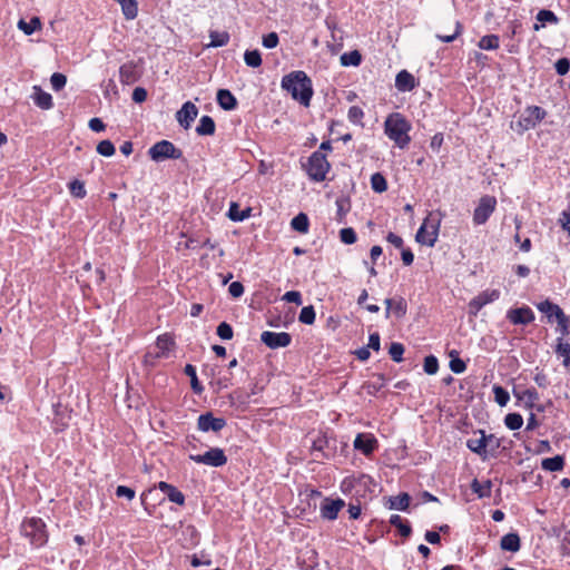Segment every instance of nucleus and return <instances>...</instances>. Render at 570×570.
<instances>
[{"label":"nucleus","instance_id":"1","mask_svg":"<svg viewBox=\"0 0 570 570\" xmlns=\"http://www.w3.org/2000/svg\"><path fill=\"white\" fill-rule=\"evenodd\" d=\"M282 87L303 106H309L313 95L312 81L304 71H293L286 75L282 80Z\"/></svg>","mask_w":570,"mask_h":570},{"label":"nucleus","instance_id":"2","mask_svg":"<svg viewBox=\"0 0 570 570\" xmlns=\"http://www.w3.org/2000/svg\"><path fill=\"white\" fill-rule=\"evenodd\" d=\"M384 129L387 137L400 148H405L409 145L411 125L401 114L390 115L384 122Z\"/></svg>","mask_w":570,"mask_h":570},{"label":"nucleus","instance_id":"3","mask_svg":"<svg viewBox=\"0 0 570 570\" xmlns=\"http://www.w3.org/2000/svg\"><path fill=\"white\" fill-rule=\"evenodd\" d=\"M21 531L30 539L31 544L41 547L47 542L48 535L41 519L31 518L22 523Z\"/></svg>","mask_w":570,"mask_h":570},{"label":"nucleus","instance_id":"4","mask_svg":"<svg viewBox=\"0 0 570 570\" xmlns=\"http://www.w3.org/2000/svg\"><path fill=\"white\" fill-rule=\"evenodd\" d=\"M330 169V164L322 151L317 150L312 154L306 165V171L311 179L323 181Z\"/></svg>","mask_w":570,"mask_h":570},{"label":"nucleus","instance_id":"5","mask_svg":"<svg viewBox=\"0 0 570 570\" xmlns=\"http://www.w3.org/2000/svg\"><path fill=\"white\" fill-rule=\"evenodd\" d=\"M148 154L155 161L179 159L183 155L181 150L176 148L174 144L168 140L158 141L149 149Z\"/></svg>","mask_w":570,"mask_h":570},{"label":"nucleus","instance_id":"6","mask_svg":"<svg viewBox=\"0 0 570 570\" xmlns=\"http://www.w3.org/2000/svg\"><path fill=\"white\" fill-rule=\"evenodd\" d=\"M189 459L196 463L209 466H223L227 462L224 451L219 448H212L204 454H190Z\"/></svg>","mask_w":570,"mask_h":570},{"label":"nucleus","instance_id":"7","mask_svg":"<svg viewBox=\"0 0 570 570\" xmlns=\"http://www.w3.org/2000/svg\"><path fill=\"white\" fill-rule=\"evenodd\" d=\"M497 200L492 196H483L473 213V222L475 225L484 224L494 212Z\"/></svg>","mask_w":570,"mask_h":570},{"label":"nucleus","instance_id":"8","mask_svg":"<svg viewBox=\"0 0 570 570\" xmlns=\"http://www.w3.org/2000/svg\"><path fill=\"white\" fill-rule=\"evenodd\" d=\"M174 345L175 342L170 335H160L156 342L157 352H147V354L145 355V362L153 365L156 358L168 356V353Z\"/></svg>","mask_w":570,"mask_h":570},{"label":"nucleus","instance_id":"9","mask_svg":"<svg viewBox=\"0 0 570 570\" xmlns=\"http://www.w3.org/2000/svg\"><path fill=\"white\" fill-rule=\"evenodd\" d=\"M261 341L269 348L286 347L291 344L292 337L286 332L275 333L265 331L261 335Z\"/></svg>","mask_w":570,"mask_h":570},{"label":"nucleus","instance_id":"10","mask_svg":"<svg viewBox=\"0 0 570 570\" xmlns=\"http://www.w3.org/2000/svg\"><path fill=\"white\" fill-rule=\"evenodd\" d=\"M499 291L491 289V291H484L479 296L474 297L469 303V314L472 316H476V314L480 312V309L485 306L487 304H490L499 298Z\"/></svg>","mask_w":570,"mask_h":570},{"label":"nucleus","instance_id":"11","mask_svg":"<svg viewBox=\"0 0 570 570\" xmlns=\"http://www.w3.org/2000/svg\"><path fill=\"white\" fill-rule=\"evenodd\" d=\"M438 224H430L426 218L416 233V240L421 244L433 246L438 239Z\"/></svg>","mask_w":570,"mask_h":570},{"label":"nucleus","instance_id":"12","mask_svg":"<svg viewBox=\"0 0 570 570\" xmlns=\"http://www.w3.org/2000/svg\"><path fill=\"white\" fill-rule=\"evenodd\" d=\"M226 425V421L223 417H215L212 412H206L199 415L197 420V426L203 432H218Z\"/></svg>","mask_w":570,"mask_h":570},{"label":"nucleus","instance_id":"13","mask_svg":"<svg viewBox=\"0 0 570 570\" xmlns=\"http://www.w3.org/2000/svg\"><path fill=\"white\" fill-rule=\"evenodd\" d=\"M507 318L515 325H528L534 320V314L530 307L522 306L508 311Z\"/></svg>","mask_w":570,"mask_h":570},{"label":"nucleus","instance_id":"14","mask_svg":"<svg viewBox=\"0 0 570 570\" xmlns=\"http://www.w3.org/2000/svg\"><path fill=\"white\" fill-rule=\"evenodd\" d=\"M197 115H198L197 107L193 102L187 101L177 111L176 119L181 127H184L185 129H188L190 127L191 122L197 117Z\"/></svg>","mask_w":570,"mask_h":570},{"label":"nucleus","instance_id":"15","mask_svg":"<svg viewBox=\"0 0 570 570\" xmlns=\"http://www.w3.org/2000/svg\"><path fill=\"white\" fill-rule=\"evenodd\" d=\"M344 501L342 499H324L321 504V514L324 519L335 520L337 518L338 512L344 507Z\"/></svg>","mask_w":570,"mask_h":570},{"label":"nucleus","instance_id":"16","mask_svg":"<svg viewBox=\"0 0 570 570\" xmlns=\"http://www.w3.org/2000/svg\"><path fill=\"white\" fill-rule=\"evenodd\" d=\"M377 446V440L372 434L360 433L354 440V448L365 455H370Z\"/></svg>","mask_w":570,"mask_h":570},{"label":"nucleus","instance_id":"17","mask_svg":"<svg viewBox=\"0 0 570 570\" xmlns=\"http://www.w3.org/2000/svg\"><path fill=\"white\" fill-rule=\"evenodd\" d=\"M538 308L540 312H542L547 315L549 321H551L552 317H556L558 324L561 325L563 328H566L567 320H566V316H564L562 309L558 305L546 301V302H541L538 305Z\"/></svg>","mask_w":570,"mask_h":570},{"label":"nucleus","instance_id":"18","mask_svg":"<svg viewBox=\"0 0 570 570\" xmlns=\"http://www.w3.org/2000/svg\"><path fill=\"white\" fill-rule=\"evenodd\" d=\"M480 438H472L466 441V446L474 453L479 455L485 454V449L488 446V441H494L495 436L493 434L485 435L483 431H480Z\"/></svg>","mask_w":570,"mask_h":570},{"label":"nucleus","instance_id":"19","mask_svg":"<svg viewBox=\"0 0 570 570\" xmlns=\"http://www.w3.org/2000/svg\"><path fill=\"white\" fill-rule=\"evenodd\" d=\"M158 488L168 497V499L171 502L177 503L179 505H183L185 503V495L174 485L161 481L158 483Z\"/></svg>","mask_w":570,"mask_h":570},{"label":"nucleus","instance_id":"20","mask_svg":"<svg viewBox=\"0 0 570 570\" xmlns=\"http://www.w3.org/2000/svg\"><path fill=\"white\" fill-rule=\"evenodd\" d=\"M120 81L126 85H131L139 79V73L132 62L125 63L119 70Z\"/></svg>","mask_w":570,"mask_h":570},{"label":"nucleus","instance_id":"21","mask_svg":"<svg viewBox=\"0 0 570 570\" xmlns=\"http://www.w3.org/2000/svg\"><path fill=\"white\" fill-rule=\"evenodd\" d=\"M395 87L400 91H410L415 87V79L410 72L402 70L396 75Z\"/></svg>","mask_w":570,"mask_h":570},{"label":"nucleus","instance_id":"22","mask_svg":"<svg viewBox=\"0 0 570 570\" xmlns=\"http://www.w3.org/2000/svg\"><path fill=\"white\" fill-rule=\"evenodd\" d=\"M217 102L224 110H233L237 106L236 98L227 89H219L217 91Z\"/></svg>","mask_w":570,"mask_h":570},{"label":"nucleus","instance_id":"23","mask_svg":"<svg viewBox=\"0 0 570 570\" xmlns=\"http://www.w3.org/2000/svg\"><path fill=\"white\" fill-rule=\"evenodd\" d=\"M32 99L35 104L41 109H50L52 107L51 95L45 92L39 86L33 87Z\"/></svg>","mask_w":570,"mask_h":570},{"label":"nucleus","instance_id":"24","mask_svg":"<svg viewBox=\"0 0 570 570\" xmlns=\"http://www.w3.org/2000/svg\"><path fill=\"white\" fill-rule=\"evenodd\" d=\"M500 547L504 551L517 552L520 550V537L517 533H508L501 538Z\"/></svg>","mask_w":570,"mask_h":570},{"label":"nucleus","instance_id":"25","mask_svg":"<svg viewBox=\"0 0 570 570\" xmlns=\"http://www.w3.org/2000/svg\"><path fill=\"white\" fill-rule=\"evenodd\" d=\"M410 495L406 492L400 493L396 497L389 498V509L405 511L410 504Z\"/></svg>","mask_w":570,"mask_h":570},{"label":"nucleus","instance_id":"26","mask_svg":"<svg viewBox=\"0 0 570 570\" xmlns=\"http://www.w3.org/2000/svg\"><path fill=\"white\" fill-rule=\"evenodd\" d=\"M250 207H246L245 209L240 210L237 203H230L227 216L233 222H243L250 216Z\"/></svg>","mask_w":570,"mask_h":570},{"label":"nucleus","instance_id":"27","mask_svg":"<svg viewBox=\"0 0 570 570\" xmlns=\"http://www.w3.org/2000/svg\"><path fill=\"white\" fill-rule=\"evenodd\" d=\"M196 132L199 136H210L215 132V122L212 117L203 116L199 125L196 127Z\"/></svg>","mask_w":570,"mask_h":570},{"label":"nucleus","instance_id":"28","mask_svg":"<svg viewBox=\"0 0 570 570\" xmlns=\"http://www.w3.org/2000/svg\"><path fill=\"white\" fill-rule=\"evenodd\" d=\"M564 465V460L561 455H556L553 458L543 459L541 462V466L546 471L557 472L561 471Z\"/></svg>","mask_w":570,"mask_h":570},{"label":"nucleus","instance_id":"29","mask_svg":"<svg viewBox=\"0 0 570 570\" xmlns=\"http://www.w3.org/2000/svg\"><path fill=\"white\" fill-rule=\"evenodd\" d=\"M328 446V440L325 435L318 436L313 441L312 451L315 454V460L328 458V454L325 453V449Z\"/></svg>","mask_w":570,"mask_h":570},{"label":"nucleus","instance_id":"30","mask_svg":"<svg viewBox=\"0 0 570 570\" xmlns=\"http://www.w3.org/2000/svg\"><path fill=\"white\" fill-rule=\"evenodd\" d=\"M308 217L304 213H299L291 222L292 228L302 234L308 232Z\"/></svg>","mask_w":570,"mask_h":570},{"label":"nucleus","instance_id":"31","mask_svg":"<svg viewBox=\"0 0 570 570\" xmlns=\"http://www.w3.org/2000/svg\"><path fill=\"white\" fill-rule=\"evenodd\" d=\"M18 28L23 31L26 35L30 36L36 30L41 28V21L38 17H33L29 22L20 19L18 22Z\"/></svg>","mask_w":570,"mask_h":570},{"label":"nucleus","instance_id":"32","mask_svg":"<svg viewBox=\"0 0 570 570\" xmlns=\"http://www.w3.org/2000/svg\"><path fill=\"white\" fill-rule=\"evenodd\" d=\"M478 46L483 50H494L499 48V37L495 35L484 36L480 39Z\"/></svg>","mask_w":570,"mask_h":570},{"label":"nucleus","instance_id":"33","mask_svg":"<svg viewBox=\"0 0 570 570\" xmlns=\"http://www.w3.org/2000/svg\"><path fill=\"white\" fill-rule=\"evenodd\" d=\"M491 481L480 483L478 480H474L471 488L480 498H485L491 495Z\"/></svg>","mask_w":570,"mask_h":570},{"label":"nucleus","instance_id":"34","mask_svg":"<svg viewBox=\"0 0 570 570\" xmlns=\"http://www.w3.org/2000/svg\"><path fill=\"white\" fill-rule=\"evenodd\" d=\"M390 523L399 529L402 537H409L411 534V527L405 523L399 514L391 515Z\"/></svg>","mask_w":570,"mask_h":570},{"label":"nucleus","instance_id":"35","mask_svg":"<svg viewBox=\"0 0 570 570\" xmlns=\"http://www.w3.org/2000/svg\"><path fill=\"white\" fill-rule=\"evenodd\" d=\"M515 395L529 407H532L534 402L539 399L538 392L534 389L524 390L521 393H515Z\"/></svg>","mask_w":570,"mask_h":570},{"label":"nucleus","instance_id":"36","mask_svg":"<svg viewBox=\"0 0 570 570\" xmlns=\"http://www.w3.org/2000/svg\"><path fill=\"white\" fill-rule=\"evenodd\" d=\"M361 53L357 50H353L341 56V63L343 66H358L361 63Z\"/></svg>","mask_w":570,"mask_h":570},{"label":"nucleus","instance_id":"37","mask_svg":"<svg viewBox=\"0 0 570 570\" xmlns=\"http://www.w3.org/2000/svg\"><path fill=\"white\" fill-rule=\"evenodd\" d=\"M372 189L376 193H383L387 189V183L384 176L380 173H375L371 177Z\"/></svg>","mask_w":570,"mask_h":570},{"label":"nucleus","instance_id":"38","mask_svg":"<svg viewBox=\"0 0 570 570\" xmlns=\"http://www.w3.org/2000/svg\"><path fill=\"white\" fill-rule=\"evenodd\" d=\"M244 60L248 67L257 68L262 65L261 52L258 50H247Z\"/></svg>","mask_w":570,"mask_h":570},{"label":"nucleus","instance_id":"39","mask_svg":"<svg viewBox=\"0 0 570 570\" xmlns=\"http://www.w3.org/2000/svg\"><path fill=\"white\" fill-rule=\"evenodd\" d=\"M494 400L500 406H505L510 400L509 392L500 385L493 386Z\"/></svg>","mask_w":570,"mask_h":570},{"label":"nucleus","instance_id":"40","mask_svg":"<svg viewBox=\"0 0 570 570\" xmlns=\"http://www.w3.org/2000/svg\"><path fill=\"white\" fill-rule=\"evenodd\" d=\"M212 47H223L227 45L229 40V36L227 32H218V31H212L209 35Z\"/></svg>","mask_w":570,"mask_h":570},{"label":"nucleus","instance_id":"41","mask_svg":"<svg viewBox=\"0 0 570 570\" xmlns=\"http://www.w3.org/2000/svg\"><path fill=\"white\" fill-rule=\"evenodd\" d=\"M184 372H185V374L187 376L190 377V383H191L193 391L196 392V393H200L203 391V386L200 385V383L197 380L196 368L193 365L187 364L185 366Z\"/></svg>","mask_w":570,"mask_h":570},{"label":"nucleus","instance_id":"42","mask_svg":"<svg viewBox=\"0 0 570 570\" xmlns=\"http://www.w3.org/2000/svg\"><path fill=\"white\" fill-rule=\"evenodd\" d=\"M454 354H456L455 351H452L450 353L451 360H450L449 366H450L451 371L455 374L463 373L466 368L465 362L463 360H461L460 357L454 356Z\"/></svg>","mask_w":570,"mask_h":570},{"label":"nucleus","instance_id":"43","mask_svg":"<svg viewBox=\"0 0 570 570\" xmlns=\"http://www.w3.org/2000/svg\"><path fill=\"white\" fill-rule=\"evenodd\" d=\"M298 320L303 324L312 325L315 322V311L312 305L302 308Z\"/></svg>","mask_w":570,"mask_h":570},{"label":"nucleus","instance_id":"44","mask_svg":"<svg viewBox=\"0 0 570 570\" xmlns=\"http://www.w3.org/2000/svg\"><path fill=\"white\" fill-rule=\"evenodd\" d=\"M376 380L366 383L365 389L367 390L368 394H375L377 393L384 385H385V376L383 374H376Z\"/></svg>","mask_w":570,"mask_h":570},{"label":"nucleus","instance_id":"45","mask_svg":"<svg viewBox=\"0 0 570 570\" xmlns=\"http://www.w3.org/2000/svg\"><path fill=\"white\" fill-rule=\"evenodd\" d=\"M504 423H505L507 428H509L510 430H518L522 426L523 419L518 413H509L504 417Z\"/></svg>","mask_w":570,"mask_h":570},{"label":"nucleus","instance_id":"46","mask_svg":"<svg viewBox=\"0 0 570 570\" xmlns=\"http://www.w3.org/2000/svg\"><path fill=\"white\" fill-rule=\"evenodd\" d=\"M557 354L563 358V365L570 367V343H559Z\"/></svg>","mask_w":570,"mask_h":570},{"label":"nucleus","instance_id":"47","mask_svg":"<svg viewBox=\"0 0 570 570\" xmlns=\"http://www.w3.org/2000/svg\"><path fill=\"white\" fill-rule=\"evenodd\" d=\"M97 153L105 157H110L115 154V146L110 140H101L97 145Z\"/></svg>","mask_w":570,"mask_h":570},{"label":"nucleus","instance_id":"48","mask_svg":"<svg viewBox=\"0 0 570 570\" xmlns=\"http://www.w3.org/2000/svg\"><path fill=\"white\" fill-rule=\"evenodd\" d=\"M69 190L71 195L77 198H83L86 196L85 185L78 179H75L69 184Z\"/></svg>","mask_w":570,"mask_h":570},{"label":"nucleus","instance_id":"49","mask_svg":"<svg viewBox=\"0 0 570 570\" xmlns=\"http://www.w3.org/2000/svg\"><path fill=\"white\" fill-rule=\"evenodd\" d=\"M336 206H337V222L343 223L346 213L350 210L348 200L343 197L337 198Z\"/></svg>","mask_w":570,"mask_h":570},{"label":"nucleus","instance_id":"50","mask_svg":"<svg viewBox=\"0 0 570 570\" xmlns=\"http://www.w3.org/2000/svg\"><path fill=\"white\" fill-rule=\"evenodd\" d=\"M404 353V346L401 343H392L389 348V354L394 362H401Z\"/></svg>","mask_w":570,"mask_h":570},{"label":"nucleus","instance_id":"51","mask_svg":"<svg viewBox=\"0 0 570 570\" xmlns=\"http://www.w3.org/2000/svg\"><path fill=\"white\" fill-rule=\"evenodd\" d=\"M439 370L438 358L433 355H429L424 358V372L429 375H433Z\"/></svg>","mask_w":570,"mask_h":570},{"label":"nucleus","instance_id":"52","mask_svg":"<svg viewBox=\"0 0 570 570\" xmlns=\"http://www.w3.org/2000/svg\"><path fill=\"white\" fill-rule=\"evenodd\" d=\"M525 114L532 118V120L535 122V125L538 122H540L544 116H546V110H543L542 108L538 107V106H533V107H529L527 110H525Z\"/></svg>","mask_w":570,"mask_h":570},{"label":"nucleus","instance_id":"53","mask_svg":"<svg viewBox=\"0 0 570 570\" xmlns=\"http://www.w3.org/2000/svg\"><path fill=\"white\" fill-rule=\"evenodd\" d=\"M50 82L53 90L59 91L66 86L67 77L60 72H55L50 78Z\"/></svg>","mask_w":570,"mask_h":570},{"label":"nucleus","instance_id":"54","mask_svg":"<svg viewBox=\"0 0 570 570\" xmlns=\"http://www.w3.org/2000/svg\"><path fill=\"white\" fill-rule=\"evenodd\" d=\"M340 238L344 244L352 245L356 242V234L353 228H343L340 232Z\"/></svg>","mask_w":570,"mask_h":570},{"label":"nucleus","instance_id":"55","mask_svg":"<svg viewBox=\"0 0 570 570\" xmlns=\"http://www.w3.org/2000/svg\"><path fill=\"white\" fill-rule=\"evenodd\" d=\"M385 303L387 305V312L391 311L393 308V305H394V309H395V313L397 314V316H403L405 314V307L406 306H405V303L402 299L395 302L394 299L386 298Z\"/></svg>","mask_w":570,"mask_h":570},{"label":"nucleus","instance_id":"56","mask_svg":"<svg viewBox=\"0 0 570 570\" xmlns=\"http://www.w3.org/2000/svg\"><path fill=\"white\" fill-rule=\"evenodd\" d=\"M537 20L539 22H551V23H557L558 22V18L557 16L550 11V10H540L537 14Z\"/></svg>","mask_w":570,"mask_h":570},{"label":"nucleus","instance_id":"57","mask_svg":"<svg viewBox=\"0 0 570 570\" xmlns=\"http://www.w3.org/2000/svg\"><path fill=\"white\" fill-rule=\"evenodd\" d=\"M217 335L222 340H230L233 337V328L226 322H223L217 327Z\"/></svg>","mask_w":570,"mask_h":570},{"label":"nucleus","instance_id":"58","mask_svg":"<svg viewBox=\"0 0 570 570\" xmlns=\"http://www.w3.org/2000/svg\"><path fill=\"white\" fill-rule=\"evenodd\" d=\"M363 116V110L357 106H352L348 110V119L354 124H360Z\"/></svg>","mask_w":570,"mask_h":570},{"label":"nucleus","instance_id":"59","mask_svg":"<svg viewBox=\"0 0 570 570\" xmlns=\"http://www.w3.org/2000/svg\"><path fill=\"white\" fill-rule=\"evenodd\" d=\"M278 45V36L276 32H271L263 37V46L273 49Z\"/></svg>","mask_w":570,"mask_h":570},{"label":"nucleus","instance_id":"60","mask_svg":"<svg viewBox=\"0 0 570 570\" xmlns=\"http://www.w3.org/2000/svg\"><path fill=\"white\" fill-rule=\"evenodd\" d=\"M116 495L118 498H126L130 501L135 498V491L131 488L118 485L116 489Z\"/></svg>","mask_w":570,"mask_h":570},{"label":"nucleus","instance_id":"61","mask_svg":"<svg viewBox=\"0 0 570 570\" xmlns=\"http://www.w3.org/2000/svg\"><path fill=\"white\" fill-rule=\"evenodd\" d=\"M570 69V61L567 58H561L556 62V71L558 75L563 76Z\"/></svg>","mask_w":570,"mask_h":570},{"label":"nucleus","instance_id":"62","mask_svg":"<svg viewBox=\"0 0 570 570\" xmlns=\"http://www.w3.org/2000/svg\"><path fill=\"white\" fill-rule=\"evenodd\" d=\"M147 99V91L142 87H136L132 91V100L137 104H141Z\"/></svg>","mask_w":570,"mask_h":570},{"label":"nucleus","instance_id":"63","mask_svg":"<svg viewBox=\"0 0 570 570\" xmlns=\"http://www.w3.org/2000/svg\"><path fill=\"white\" fill-rule=\"evenodd\" d=\"M283 299H285L287 302L296 303L297 305L302 304L301 293L296 292V291L287 292L284 295Z\"/></svg>","mask_w":570,"mask_h":570},{"label":"nucleus","instance_id":"64","mask_svg":"<svg viewBox=\"0 0 570 570\" xmlns=\"http://www.w3.org/2000/svg\"><path fill=\"white\" fill-rule=\"evenodd\" d=\"M559 222H560L561 226L563 227V229H566L570 235V210L563 212L561 214V217L559 218Z\"/></svg>","mask_w":570,"mask_h":570}]
</instances>
